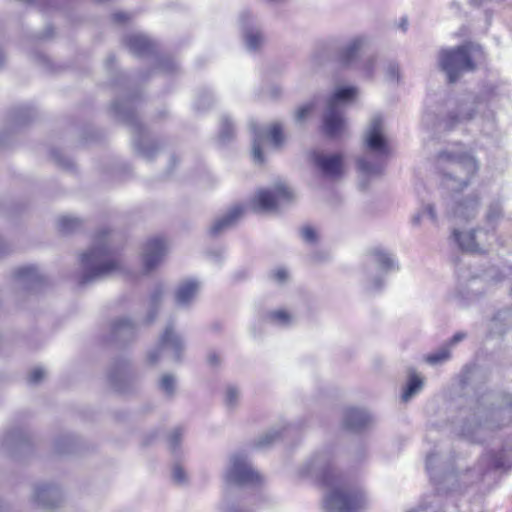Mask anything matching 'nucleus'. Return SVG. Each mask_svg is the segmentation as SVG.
<instances>
[{
	"instance_id": "obj_5",
	"label": "nucleus",
	"mask_w": 512,
	"mask_h": 512,
	"mask_svg": "<svg viewBox=\"0 0 512 512\" xmlns=\"http://www.w3.org/2000/svg\"><path fill=\"white\" fill-rule=\"evenodd\" d=\"M107 230L98 232L93 240L92 247L81 256L83 274L81 284L103 279L120 270L119 262L113 256L108 245Z\"/></svg>"
},
{
	"instance_id": "obj_29",
	"label": "nucleus",
	"mask_w": 512,
	"mask_h": 512,
	"mask_svg": "<svg viewBox=\"0 0 512 512\" xmlns=\"http://www.w3.org/2000/svg\"><path fill=\"white\" fill-rule=\"evenodd\" d=\"M424 387V379L414 370L409 369L408 381L403 390L401 398L404 402L409 401L419 394Z\"/></svg>"
},
{
	"instance_id": "obj_46",
	"label": "nucleus",
	"mask_w": 512,
	"mask_h": 512,
	"mask_svg": "<svg viewBox=\"0 0 512 512\" xmlns=\"http://www.w3.org/2000/svg\"><path fill=\"white\" fill-rule=\"evenodd\" d=\"M183 429L182 428H175L171 431V433L168 436V443L170 450L175 453L183 439Z\"/></svg>"
},
{
	"instance_id": "obj_36",
	"label": "nucleus",
	"mask_w": 512,
	"mask_h": 512,
	"mask_svg": "<svg viewBox=\"0 0 512 512\" xmlns=\"http://www.w3.org/2000/svg\"><path fill=\"white\" fill-rule=\"evenodd\" d=\"M503 217V207L500 200L492 201L486 211V222L489 225H495Z\"/></svg>"
},
{
	"instance_id": "obj_16",
	"label": "nucleus",
	"mask_w": 512,
	"mask_h": 512,
	"mask_svg": "<svg viewBox=\"0 0 512 512\" xmlns=\"http://www.w3.org/2000/svg\"><path fill=\"white\" fill-rule=\"evenodd\" d=\"M167 244L164 239L155 237L149 239L142 252L143 266L146 273L151 272L163 261L167 253Z\"/></svg>"
},
{
	"instance_id": "obj_10",
	"label": "nucleus",
	"mask_w": 512,
	"mask_h": 512,
	"mask_svg": "<svg viewBox=\"0 0 512 512\" xmlns=\"http://www.w3.org/2000/svg\"><path fill=\"white\" fill-rule=\"evenodd\" d=\"M225 481L237 486H252L260 482V474L252 467L246 454L236 452L230 456Z\"/></svg>"
},
{
	"instance_id": "obj_44",
	"label": "nucleus",
	"mask_w": 512,
	"mask_h": 512,
	"mask_svg": "<svg viewBox=\"0 0 512 512\" xmlns=\"http://www.w3.org/2000/svg\"><path fill=\"white\" fill-rule=\"evenodd\" d=\"M280 436L281 431L279 429L273 428L259 438L257 446L260 448L268 447L269 445L276 442L280 438Z\"/></svg>"
},
{
	"instance_id": "obj_49",
	"label": "nucleus",
	"mask_w": 512,
	"mask_h": 512,
	"mask_svg": "<svg viewBox=\"0 0 512 512\" xmlns=\"http://www.w3.org/2000/svg\"><path fill=\"white\" fill-rule=\"evenodd\" d=\"M301 237L302 239L310 244H313L317 241V232L311 226H305L301 229Z\"/></svg>"
},
{
	"instance_id": "obj_7",
	"label": "nucleus",
	"mask_w": 512,
	"mask_h": 512,
	"mask_svg": "<svg viewBox=\"0 0 512 512\" xmlns=\"http://www.w3.org/2000/svg\"><path fill=\"white\" fill-rule=\"evenodd\" d=\"M356 94L355 87H341L328 99L323 115V131L328 137L338 138L346 132L347 123L343 116L342 103L352 99Z\"/></svg>"
},
{
	"instance_id": "obj_21",
	"label": "nucleus",
	"mask_w": 512,
	"mask_h": 512,
	"mask_svg": "<svg viewBox=\"0 0 512 512\" xmlns=\"http://www.w3.org/2000/svg\"><path fill=\"white\" fill-rule=\"evenodd\" d=\"M451 238L462 251L470 253H485L487 251L488 241L477 239L476 232L473 230L461 232L454 229Z\"/></svg>"
},
{
	"instance_id": "obj_22",
	"label": "nucleus",
	"mask_w": 512,
	"mask_h": 512,
	"mask_svg": "<svg viewBox=\"0 0 512 512\" xmlns=\"http://www.w3.org/2000/svg\"><path fill=\"white\" fill-rule=\"evenodd\" d=\"M368 45V38L356 36L349 40L338 52V59L345 66L352 65L359 56V53Z\"/></svg>"
},
{
	"instance_id": "obj_39",
	"label": "nucleus",
	"mask_w": 512,
	"mask_h": 512,
	"mask_svg": "<svg viewBox=\"0 0 512 512\" xmlns=\"http://www.w3.org/2000/svg\"><path fill=\"white\" fill-rule=\"evenodd\" d=\"M377 67V57L375 55H369L364 58L360 65L359 70L363 73L366 78H373Z\"/></svg>"
},
{
	"instance_id": "obj_56",
	"label": "nucleus",
	"mask_w": 512,
	"mask_h": 512,
	"mask_svg": "<svg viewBox=\"0 0 512 512\" xmlns=\"http://www.w3.org/2000/svg\"><path fill=\"white\" fill-rule=\"evenodd\" d=\"M467 334L465 332H457L455 333L449 341H447L445 344L447 346H450V350H452L453 347H455L458 343L466 339Z\"/></svg>"
},
{
	"instance_id": "obj_14",
	"label": "nucleus",
	"mask_w": 512,
	"mask_h": 512,
	"mask_svg": "<svg viewBox=\"0 0 512 512\" xmlns=\"http://www.w3.org/2000/svg\"><path fill=\"white\" fill-rule=\"evenodd\" d=\"M481 103L475 99L461 101L453 110H450L447 116L442 120L443 127L446 130H452L461 124H465L473 119L476 110Z\"/></svg>"
},
{
	"instance_id": "obj_11",
	"label": "nucleus",
	"mask_w": 512,
	"mask_h": 512,
	"mask_svg": "<svg viewBox=\"0 0 512 512\" xmlns=\"http://www.w3.org/2000/svg\"><path fill=\"white\" fill-rule=\"evenodd\" d=\"M184 349L182 337L175 331L173 324L169 323L161 334L156 348L149 351L148 362L156 364L165 354H169L173 361L180 362Z\"/></svg>"
},
{
	"instance_id": "obj_61",
	"label": "nucleus",
	"mask_w": 512,
	"mask_h": 512,
	"mask_svg": "<svg viewBox=\"0 0 512 512\" xmlns=\"http://www.w3.org/2000/svg\"><path fill=\"white\" fill-rule=\"evenodd\" d=\"M409 512H429V507L424 504H420L416 509Z\"/></svg>"
},
{
	"instance_id": "obj_32",
	"label": "nucleus",
	"mask_w": 512,
	"mask_h": 512,
	"mask_svg": "<svg viewBox=\"0 0 512 512\" xmlns=\"http://www.w3.org/2000/svg\"><path fill=\"white\" fill-rule=\"evenodd\" d=\"M510 327H512V308L499 310L491 320V331L497 334H502Z\"/></svg>"
},
{
	"instance_id": "obj_34",
	"label": "nucleus",
	"mask_w": 512,
	"mask_h": 512,
	"mask_svg": "<svg viewBox=\"0 0 512 512\" xmlns=\"http://www.w3.org/2000/svg\"><path fill=\"white\" fill-rule=\"evenodd\" d=\"M451 357L450 346H447L445 343L439 347L434 352H431L425 357V361L430 365H440Z\"/></svg>"
},
{
	"instance_id": "obj_54",
	"label": "nucleus",
	"mask_w": 512,
	"mask_h": 512,
	"mask_svg": "<svg viewBox=\"0 0 512 512\" xmlns=\"http://www.w3.org/2000/svg\"><path fill=\"white\" fill-rule=\"evenodd\" d=\"M160 69L164 72L172 73L178 69V65L174 60L166 58L160 62Z\"/></svg>"
},
{
	"instance_id": "obj_18",
	"label": "nucleus",
	"mask_w": 512,
	"mask_h": 512,
	"mask_svg": "<svg viewBox=\"0 0 512 512\" xmlns=\"http://www.w3.org/2000/svg\"><path fill=\"white\" fill-rule=\"evenodd\" d=\"M132 380L130 366L126 360H118L112 364L108 372V381L116 391L127 392Z\"/></svg>"
},
{
	"instance_id": "obj_43",
	"label": "nucleus",
	"mask_w": 512,
	"mask_h": 512,
	"mask_svg": "<svg viewBox=\"0 0 512 512\" xmlns=\"http://www.w3.org/2000/svg\"><path fill=\"white\" fill-rule=\"evenodd\" d=\"M240 400V390L236 386H228L225 391L224 402L228 409H234Z\"/></svg>"
},
{
	"instance_id": "obj_6",
	"label": "nucleus",
	"mask_w": 512,
	"mask_h": 512,
	"mask_svg": "<svg viewBox=\"0 0 512 512\" xmlns=\"http://www.w3.org/2000/svg\"><path fill=\"white\" fill-rule=\"evenodd\" d=\"M112 110L115 116L132 128L135 151L146 160L153 159L160 147L149 140L145 128L139 122L135 114L134 99L117 100L112 104Z\"/></svg>"
},
{
	"instance_id": "obj_45",
	"label": "nucleus",
	"mask_w": 512,
	"mask_h": 512,
	"mask_svg": "<svg viewBox=\"0 0 512 512\" xmlns=\"http://www.w3.org/2000/svg\"><path fill=\"white\" fill-rule=\"evenodd\" d=\"M269 319L280 326H287L291 323L292 317L284 310H277L269 314Z\"/></svg>"
},
{
	"instance_id": "obj_51",
	"label": "nucleus",
	"mask_w": 512,
	"mask_h": 512,
	"mask_svg": "<svg viewBox=\"0 0 512 512\" xmlns=\"http://www.w3.org/2000/svg\"><path fill=\"white\" fill-rule=\"evenodd\" d=\"M173 481L177 484L186 483L187 476L183 468L179 464H175L172 470Z\"/></svg>"
},
{
	"instance_id": "obj_1",
	"label": "nucleus",
	"mask_w": 512,
	"mask_h": 512,
	"mask_svg": "<svg viewBox=\"0 0 512 512\" xmlns=\"http://www.w3.org/2000/svg\"><path fill=\"white\" fill-rule=\"evenodd\" d=\"M301 473L329 488L324 498L327 512H362L367 508L363 489L335 470L329 453L313 455L302 465Z\"/></svg>"
},
{
	"instance_id": "obj_35",
	"label": "nucleus",
	"mask_w": 512,
	"mask_h": 512,
	"mask_svg": "<svg viewBox=\"0 0 512 512\" xmlns=\"http://www.w3.org/2000/svg\"><path fill=\"white\" fill-rule=\"evenodd\" d=\"M76 447V440L72 435L59 437L54 444L55 451L58 454L73 453Z\"/></svg>"
},
{
	"instance_id": "obj_24",
	"label": "nucleus",
	"mask_w": 512,
	"mask_h": 512,
	"mask_svg": "<svg viewBox=\"0 0 512 512\" xmlns=\"http://www.w3.org/2000/svg\"><path fill=\"white\" fill-rule=\"evenodd\" d=\"M244 213V208L241 205L231 207L223 216L214 221L210 227V234L218 236L227 229L233 227Z\"/></svg>"
},
{
	"instance_id": "obj_64",
	"label": "nucleus",
	"mask_w": 512,
	"mask_h": 512,
	"mask_svg": "<svg viewBox=\"0 0 512 512\" xmlns=\"http://www.w3.org/2000/svg\"><path fill=\"white\" fill-rule=\"evenodd\" d=\"M20 435L18 433H11L8 435L7 441H13L14 438L19 437Z\"/></svg>"
},
{
	"instance_id": "obj_37",
	"label": "nucleus",
	"mask_w": 512,
	"mask_h": 512,
	"mask_svg": "<svg viewBox=\"0 0 512 512\" xmlns=\"http://www.w3.org/2000/svg\"><path fill=\"white\" fill-rule=\"evenodd\" d=\"M60 232L68 234L81 227V220L73 216H61L57 222Z\"/></svg>"
},
{
	"instance_id": "obj_17",
	"label": "nucleus",
	"mask_w": 512,
	"mask_h": 512,
	"mask_svg": "<svg viewBox=\"0 0 512 512\" xmlns=\"http://www.w3.org/2000/svg\"><path fill=\"white\" fill-rule=\"evenodd\" d=\"M33 501L42 508L54 509L62 502V493L58 486L40 483L34 487Z\"/></svg>"
},
{
	"instance_id": "obj_57",
	"label": "nucleus",
	"mask_w": 512,
	"mask_h": 512,
	"mask_svg": "<svg viewBox=\"0 0 512 512\" xmlns=\"http://www.w3.org/2000/svg\"><path fill=\"white\" fill-rule=\"evenodd\" d=\"M207 361L210 366L216 367L221 363V358L215 351H210L207 355Z\"/></svg>"
},
{
	"instance_id": "obj_8",
	"label": "nucleus",
	"mask_w": 512,
	"mask_h": 512,
	"mask_svg": "<svg viewBox=\"0 0 512 512\" xmlns=\"http://www.w3.org/2000/svg\"><path fill=\"white\" fill-rule=\"evenodd\" d=\"M478 49V46L467 43L456 48L442 49L440 51L438 57L439 66L446 73L450 83L456 82L462 73L475 69L472 55Z\"/></svg>"
},
{
	"instance_id": "obj_33",
	"label": "nucleus",
	"mask_w": 512,
	"mask_h": 512,
	"mask_svg": "<svg viewBox=\"0 0 512 512\" xmlns=\"http://www.w3.org/2000/svg\"><path fill=\"white\" fill-rule=\"evenodd\" d=\"M235 136V127L233 121L229 116L224 115L220 121V129L218 135V141L220 144L225 145L232 141Z\"/></svg>"
},
{
	"instance_id": "obj_4",
	"label": "nucleus",
	"mask_w": 512,
	"mask_h": 512,
	"mask_svg": "<svg viewBox=\"0 0 512 512\" xmlns=\"http://www.w3.org/2000/svg\"><path fill=\"white\" fill-rule=\"evenodd\" d=\"M365 153L357 160L359 172L364 177H375L382 173L389 146L385 136L384 121L381 115H374L364 135Z\"/></svg>"
},
{
	"instance_id": "obj_13",
	"label": "nucleus",
	"mask_w": 512,
	"mask_h": 512,
	"mask_svg": "<svg viewBox=\"0 0 512 512\" xmlns=\"http://www.w3.org/2000/svg\"><path fill=\"white\" fill-rule=\"evenodd\" d=\"M240 24L245 47L250 52L259 51L265 44L266 39L261 28L255 23L254 16L244 11L240 14Z\"/></svg>"
},
{
	"instance_id": "obj_62",
	"label": "nucleus",
	"mask_w": 512,
	"mask_h": 512,
	"mask_svg": "<svg viewBox=\"0 0 512 512\" xmlns=\"http://www.w3.org/2000/svg\"><path fill=\"white\" fill-rule=\"evenodd\" d=\"M225 512H243L242 510H239L237 509L236 507L234 506H229L227 505V507L225 508Z\"/></svg>"
},
{
	"instance_id": "obj_60",
	"label": "nucleus",
	"mask_w": 512,
	"mask_h": 512,
	"mask_svg": "<svg viewBox=\"0 0 512 512\" xmlns=\"http://www.w3.org/2000/svg\"><path fill=\"white\" fill-rule=\"evenodd\" d=\"M222 251H210L209 252V256L211 257L212 261L217 263V264H220L221 261H222Z\"/></svg>"
},
{
	"instance_id": "obj_48",
	"label": "nucleus",
	"mask_w": 512,
	"mask_h": 512,
	"mask_svg": "<svg viewBox=\"0 0 512 512\" xmlns=\"http://www.w3.org/2000/svg\"><path fill=\"white\" fill-rule=\"evenodd\" d=\"M476 232V238L482 241H488L487 245V251L492 246L493 240L495 239L494 229L492 231L490 230H484V229H476L474 230Z\"/></svg>"
},
{
	"instance_id": "obj_42",
	"label": "nucleus",
	"mask_w": 512,
	"mask_h": 512,
	"mask_svg": "<svg viewBox=\"0 0 512 512\" xmlns=\"http://www.w3.org/2000/svg\"><path fill=\"white\" fill-rule=\"evenodd\" d=\"M159 387L166 396L172 397L176 391L175 377L171 374L163 375L160 380Z\"/></svg>"
},
{
	"instance_id": "obj_28",
	"label": "nucleus",
	"mask_w": 512,
	"mask_h": 512,
	"mask_svg": "<svg viewBox=\"0 0 512 512\" xmlns=\"http://www.w3.org/2000/svg\"><path fill=\"white\" fill-rule=\"evenodd\" d=\"M125 44L130 52L137 56H144L154 51V43L143 34H131L126 37Z\"/></svg>"
},
{
	"instance_id": "obj_47",
	"label": "nucleus",
	"mask_w": 512,
	"mask_h": 512,
	"mask_svg": "<svg viewBox=\"0 0 512 512\" xmlns=\"http://www.w3.org/2000/svg\"><path fill=\"white\" fill-rule=\"evenodd\" d=\"M400 76L399 65L394 62H389L385 67V79L390 83H397Z\"/></svg>"
},
{
	"instance_id": "obj_41",
	"label": "nucleus",
	"mask_w": 512,
	"mask_h": 512,
	"mask_svg": "<svg viewBox=\"0 0 512 512\" xmlns=\"http://www.w3.org/2000/svg\"><path fill=\"white\" fill-rule=\"evenodd\" d=\"M493 464L496 468L510 469L512 468V449H503L499 455L493 459Z\"/></svg>"
},
{
	"instance_id": "obj_2",
	"label": "nucleus",
	"mask_w": 512,
	"mask_h": 512,
	"mask_svg": "<svg viewBox=\"0 0 512 512\" xmlns=\"http://www.w3.org/2000/svg\"><path fill=\"white\" fill-rule=\"evenodd\" d=\"M434 167L443 189L459 192L470 184L480 164L471 148L462 143H453L437 152Z\"/></svg>"
},
{
	"instance_id": "obj_30",
	"label": "nucleus",
	"mask_w": 512,
	"mask_h": 512,
	"mask_svg": "<svg viewBox=\"0 0 512 512\" xmlns=\"http://www.w3.org/2000/svg\"><path fill=\"white\" fill-rule=\"evenodd\" d=\"M372 257L379 270L384 273L395 271L399 268L394 255L388 251L375 249L372 252Z\"/></svg>"
},
{
	"instance_id": "obj_53",
	"label": "nucleus",
	"mask_w": 512,
	"mask_h": 512,
	"mask_svg": "<svg viewBox=\"0 0 512 512\" xmlns=\"http://www.w3.org/2000/svg\"><path fill=\"white\" fill-rule=\"evenodd\" d=\"M45 375V371L42 368L33 369L28 375V381L30 384H38Z\"/></svg>"
},
{
	"instance_id": "obj_38",
	"label": "nucleus",
	"mask_w": 512,
	"mask_h": 512,
	"mask_svg": "<svg viewBox=\"0 0 512 512\" xmlns=\"http://www.w3.org/2000/svg\"><path fill=\"white\" fill-rule=\"evenodd\" d=\"M424 216H427L433 223L437 222V214L433 204H425L419 209L411 219L412 224L418 226Z\"/></svg>"
},
{
	"instance_id": "obj_63",
	"label": "nucleus",
	"mask_w": 512,
	"mask_h": 512,
	"mask_svg": "<svg viewBox=\"0 0 512 512\" xmlns=\"http://www.w3.org/2000/svg\"><path fill=\"white\" fill-rule=\"evenodd\" d=\"M483 1L484 0H469V3L472 6L479 7L483 3Z\"/></svg>"
},
{
	"instance_id": "obj_9",
	"label": "nucleus",
	"mask_w": 512,
	"mask_h": 512,
	"mask_svg": "<svg viewBox=\"0 0 512 512\" xmlns=\"http://www.w3.org/2000/svg\"><path fill=\"white\" fill-rule=\"evenodd\" d=\"M293 192L284 184L275 185L271 189H261L250 201L254 212L275 213L292 202Z\"/></svg>"
},
{
	"instance_id": "obj_20",
	"label": "nucleus",
	"mask_w": 512,
	"mask_h": 512,
	"mask_svg": "<svg viewBox=\"0 0 512 512\" xmlns=\"http://www.w3.org/2000/svg\"><path fill=\"white\" fill-rule=\"evenodd\" d=\"M480 201L476 194H471L461 200H455L451 207L448 208L449 216L461 220L473 219L479 209Z\"/></svg>"
},
{
	"instance_id": "obj_25",
	"label": "nucleus",
	"mask_w": 512,
	"mask_h": 512,
	"mask_svg": "<svg viewBox=\"0 0 512 512\" xmlns=\"http://www.w3.org/2000/svg\"><path fill=\"white\" fill-rule=\"evenodd\" d=\"M14 278L16 285L26 290H33L42 282V275L35 266L19 267Z\"/></svg>"
},
{
	"instance_id": "obj_12",
	"label": "nucleus",
	"mask_w": 512,
	"mask_h": 512,
	"mask_svg": "<svg viewBox=\"0 0 512 512\" xmlns=\"http://www.w3.org/2000/svg\"><path fill=\"white\" fill-rule=\"evenodd\" d=\"M251 128L254 133L252 146L253 159L257 163H263L262 145L264 140L269 139L274 148H280L284 143L282 126L279 123H274L269 128H259L253 124Z\"/></svg>"
},
{
	"instance_id": "obj_19",
	"label": "nucleus",
	"mask_w": 512,
	"mask_h": 512,
	"mask_svg": "<svg viewBox=\"0 0 512 512\" xmlns=\"http://www.w3.org/2000/svg\"><path fill=\"white\" fill-rule=\"evenodd\" d=\"M485 292L484 280L480 277H472L465 284H460L453 293L452 298L460 305L465 306L477 299Z\"/></svg>"
},
{
	"instance_id": "obj_27",
	"label": "nucleus",
	"mask_w": 512,
	"mask_h": 512,
	"mask_svg": "<svg viewBox=\"0 0 512 512\" xmlns=\"http://www.w3.org/2000/svg\"><path fill=\"white\" fill-rule=\"evenodd\" d=\"M136 325L126 317L118 318L111 324V338L114 341L126 342L134 337Z\"/></svg>"
},
{
	"instance_id": "obj_3",
	"label": "nucleus",
	"mask_w": 512,
	"mask_h": 512,
	"mask_svg": "<svg viewBox=\"0 0 512 512\" xmlns=\"http://www.w3.org/2000/svg\"><path fill=\"white\" fill-rule=\"evenodd\" d=\"M512 418V401L508 395L492 392L482 395L461 433L473 442H482L491 430L508 423Z\"/></svg>"
},
{
	"instance_id": "obj_23",
	"label": "nucleus",
	"mask_w": 512,
	"mask_h": 512,
	"mask_svg": "<svg viewBox=\"0 0 512 512\" xmlns=\"http://www.w3.org/2000/svg\"><path fill=\"white\" fill-rule=\"evenodd\" d=\"M200 282L196 279H186L177 286L174 298L178 307H188L195 300L200 290Z\"/></svg>"
},
{
	"instance_id": "obj_59",
	"label": "nucleus",
	"mask_w": 512,
	"mask_h": 512,
	"mask_svg": "<svg viewBox=\"0 0 512 512\" xmlns=\"http://www.w3.org/2000/svg\"><path fill=\"white\" fill-rule=\"evenodd\" d=\"M382 286H383L382 278L377 277V278L371 280L370 284L368 285V289L370 291H376V290H379Z\"/></svg>"
},
{
	"instance_id": "obj_26",
	"label": "nucleus",
	"mask_w": 512,
	"mask_h": 512,
	"mask_svg": "<svg viewBox=\"0 0 512 512\" xmlns=\"http://www.w3.org/2000/svg\"><path fill=\"white\" fill-rule=\"evenodd\" d=\"M371 422V416L362 409L347 408L343 414V426L350 431L357 432L366 428Z\"/></svg>"
},
{
	"instance_id": "obj_58",
	"label": "nucleus",
	"mask_w": 512,
	"mask_h": 512,
	"mask_svg": "<svg viewBox=\"0 0 512 512\" xmlns=\"http://www.w3.org/2000/svg\"><path fill=\"white\" fill-rule=\"evenodd\" d=\"M130 19V15L126 12H116L113 14V20L117 23H124Z\"/></svg>"
},
{
	"instance_id": "obj_50",
	"label": "nucleus",
	"mask_w": 512,
	"mask_h": 512,
	"mask_svg": "<svg viewBox=\"0 0 512 512\" xmlns=\"http://www.w3.org/2000/svg\"><path fill=\"white\" fill-rule=\"evenodd\" d=\"M212 103V96L209 92L205 91L201 95L198 96L196 101V108L198 110H205Z\"/></svg>"
},
{
	"instance_id": "obj_55",
	"label": "nucleus",
	"mask_w": 512,
	"mask_h": 512,
	"mask_svg": "<svg viewBox=\"0 0 512 512\" xmlns=\"http://www.w3.org/2000/svg\"><path fill=\"white\" fill-rule=\"evenodd\" d=\"M272 278L279 284L285 283L288 279V271L285 268H278L272 273Z\"/></svg>"
},
{
	"instance_id": "obj_15",
	"label": "nucleus",
	"mask_w": 512,
	"mask_h": 512,
	"mask_svg": "<svg viewBox=\"0 0 512 512\" xmlns=\"http://www.w3.org/2000/svg\"><path fill=\"white\" fill-rule=\"evenodd\" d=\"M311 159L316 169L326 178L336 179L343 174V158L340 154L314 151Z\"/></svg>"
},
{
	"instance_id": "obj_40",
	"label": "nucleus",
	"mask_w": 512,
	"mask_h": 512,
	"mask_svg": "<svg viewBox=\"0 0 512 512\" xmlns=\"http://www.w3.org/2000/svg\"><path fill=\"white\" fill-rule=\"evenodd\" d=\"M440 461V456L438 453L432 452L427 455L426 458V469L430 474L431 480L436 484L440 485L441 480L438 479L435 469Z\"/></svg>"
},
{
	"instance_id": "obj_52",
	"label": "nucleus",
	"mask_w": 512,
	"mask_h": 512,
	"mask_svg": "<svg viewBox=\"0 0 512 512\" xmlns=\"http://www.w3.org/2000/svg\"><path fill=\"white\" fill-rule=\"evenodd\" d=\"M314 105L312 103H308L300 107L295 114V120L299 123L304 121L306 117L311 113L313 110Z\"/></svg>"
},
{
	"instance_id": "obj_31",
	"label": "nucleus",
	"mask_w": 512,
	"mask_h": 512,
	"mask_svg": "<svg viewBox=\"0 0 512 512\" xmlns=\"http://www.w3.org/2000/svg\"><path fill=\"white\" fill-rule=\"evenodd\" d=\"M163 296L164 288L161 285L156 286L152 290L148 299L147 314L145 317L146 324H150L156 319L160 305L162 303Z\"/></svg>"
}]
</instances>
